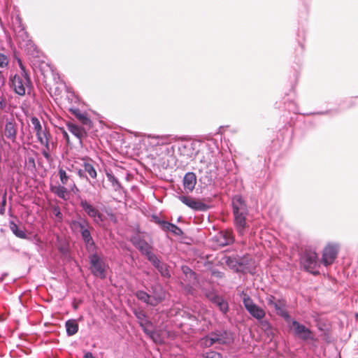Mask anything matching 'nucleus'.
<instances>
[{"instance_id": "1", "label": "nucleus", "mask_w": 358, "mask_h": 358, "mask_svg": "<svg viewBox=\"0 0 358 358\" xmlns=\"http://www.w3.org/2000/svg\"><path fill=\"white\" fill-rule=\"evenodd\" d=\"M232 340L231 334L227 331H215L201 338L199 344L202 348H209L214 344H229Z\"/></svg>"}, {"instance_id": "2", "label": "nucleus", "mask_w": 358, "mask_h": 358, "mask_svg": "<svg viewBox=\"0 0 358 358\" xmlns=\"http://www.w3.org/2000/svg\"><path fill=\"white\" fill-rule=\"evenodd\" d=\"M20 67L22 70L20 75H15L11 79V87L13 88L15 92L20 96L25 94V87L31 84L30 78L22 64L20 61Z\"/></svg>"}, {"instance_id": "3", "label": "nucleus", "mask_w": 358, "mask_h": 358, "mask_svg": "<svg viewBox=\"0 0 358 358\" xmlns=\"http://www.w3.org/2000/svg\"><path fill=\"white\" fill-rule=\"evenodd\" d=\"M234 221L236 227L241 235H243L248 225L246 222L248 214L245 203H233Z\"/></svg>"}, {"instance_id": "4", "label": "nucleus", "mask_w": 358, "mask_h": 358, "mask_svg": "<svg viewBox=\"0 0 358 358\" xmlns=\"http://www.w3.org/2000/svg\"><path fill=\"white\" fill-rule=\"evenodd\" d=\"M301 263L304 268L313 275H318L320 273L317 270L319 262L318 256L315 252L306 251L301 258Z\"/></svg>"}, {"instance_id": "5", "label": "nucleus", "mask_w": 358, "mask_h": 358, "mask_svg": "<svg viewBox=\"0 0 358 358\" xmlns=\"http://www.w3.org/2000/svg\"><path fill=\"white\" fill-rule=\"evenodd\" d=\"M290 328L294 335L303 341L314 339L311 330L296 320L292 322Z\"/></svg>"}, {"instance_id": "6", "label": "nucleus", "mask_w": 358, "mask_h": 358, "mask_svg": "<svg viewBox=\"0 0 358 358\" xmlns=\"http://www.w3.org/2000/svg\"><path fill=\"white\" fill-rule=\"evenodd\" d=\"M90 270L93 275L104 278L106 277L105 264L96 254L90 256Z\"/></svg>"}, {"instance_id": "7", "label": "nucleus", "mask_w": 358, "mask_h": 358, "mask_svg": "<svg viewBox=\"0 0 358 358\" xmlns=\"http://www.w3.org/2000/svg\"><path fill=\"white\" fill-rule=\"evenodd\" d=\"M241 296L245 308L254 317L262 319L264 317V311L256 306L246 294L243 293Z\"/></svg>"}, {"instance_id": "8", "label": "nucleus", "mask_w": 358, "mask_h": 358, "mask_svg": "<svg viewBox=\"0 0 358 358\" xmlns=\"http://www.w3.org/2000/svg\"><path fill=\"white\" fill-rule=\"evenodd\" d=\"M338 247L337 245L328 244L324 249L322 262L324 265L328 266L334 263L337 257Z\"/></svg>"}, {"instance_id": "9", "label": "nucleus", "mask_w": 358, "mask_h": 358, "mask_svg": "<svg viewBox=\"0 0 358 358\" xmlns=\"http://www.w3.org/2000/svg\"><path fill=\"white\" fill-rule=\"evenodd\" d=\"M130 241L142 255H145L149 251L152 250V247L144 240L139 232L132 236Z\"/></svg>"}, {"instance_id": "10", "label": "nucleus", "mask_w": 358, "mask_h": 358, "mask_svg": "<svg viewBox=\"0 0 358 358\" xmlns=\"http://www.w3.org/2000/svg\"><path fill=\"white\" fill-rule=\"evenodd\" d=\"M273 305L276 314L282 317L286 321H289L290 317L286 310V303L284 300H276L273 296H270V305Z\"/></svg>"}, {"instance_id": "11", "label": "nucleus", "mask_w": 358, "mask_h": 358, "mask_svg": "<svg viewBox=\"0 0 358 358\" xmlns=\"http://www.w3.org/2000/svg\"><path fill=\"white\" fill-rule=\"evenodd\" d=\"M38 141L42 145L44 146V148L42 150V155L48 162H52L53 159L51 157L50 152L55 148V145L52 141L51 134L49 135V136H45L44 138L40 139Z\"/></svg>"}, {"instance_id": "12", "label": "nucleus", "mask_w": 358, "mask_h": 358, "mask_svg": "<svg viewBox=\"0 0 358 358\" xmlns=\"http://www.w3.org/2000/svg\"><path fill=\"white\" fill-rule=\"evenodd\" d=\"M17 130V124L14 119L6 122L4 135L13 143L16 142Z\"/></svg>"}, {"instance_id": "13", "label": "nucleus", "mask_w": 358, "mask_h": 358, "mask_svg": "<svg viewBox=\"0 0 358 358\" xmlns=\"http://www.w3.org/2000/svg\"><path fill=\"white\" fill-rule=\"evenodd\" d=\"M66 127L68 130L78 139H79L80 142L83 138L87 136V131L90 130L87 129V127L78 126L70 122L66 123Z\"/></svg>"}, {"instance_id": "14", "label": "nucleus", "mask_w": 358, "mask_h": 358, "mask_svg": "<svg viewBox=\"0 0 358 358\" xmlns=\"http://www.w3.org/2000/svg\"><path fill=\"white\" fill-rule=\"evenodd\" d=\"M31 122L33 124L34 131L36 133L38 141L45 136H49V135H50V131L46 128L43 129L42 125L36 117H31Z\"/></svg>"}, {"instance_id": "15", "label": "nucleus", "mask_w": 358, "mask_h": 358, "mask_svg": "<svg viewBox=\"0 0 358 358\" xmlns=\"http://www.w3.org/2000/svg\"><path fill=\"white\" fill-rule=\"evenodd\" d=\"M71 111L83 127H87V129H92V122L86 113H82L79 109L71 110Z\"/></svg>"}, {"instance_id": "16", "label": "nucleus", "mask_w": 358, "mask_h": 358, "mask_svg": "<svg viewBox=\"0 0 358 358\" xmlns=\"http://www.w3.org/2000/svg\"><path fill=\"white\" fill-rule=\"evenodd\" d=\"M158 224L165 231H171L176 236H182L183 234L182 229L173 224L166 221H158Z\"/></svg>"}, {"instance_id": "17", "label": "nucleus", "mask_w": 358, "mask_h": 358, "mask_svg": "<svg viewBox=\"0 0 358 358\" xmlns=\"http://www.w3.org/2000/svg\"><path fill=\"white\" fill-rule=\"evenodd\" d=\"M196 183V175L192 172L187 173L183 178V185L185 189L192 191Z\"/></svg>"}, {"instance_id": "18", "label": "nucleus", "mask_w": 358, "mask_h": 358, "mask_svg": "<svg viewBox=\"0 0 358 358\" xmlns=\"http://www.w3.org/2000/svg\"><path fill=\"white\" fill-rule=\"evenodd\" d=\"M78 173L80 177L84 176L85 173H88L92 178H96L97 175L94 166L89 162H84L83 169H79Z\"/></svg>"}, {"instance_id": "19", "label": "nucleus", "mask_w": 358, "mask_h": 358, "mask_svg": "<svg viewBox=\"0 0 358 358\" xmlns=\"http://www.w3.org/2000/svg\"><path fill=\"white\" fill-rule=\"evenodd\" d=\"M83 209L86 211V213L92 217L96 218L98 220H101V214L99 211L94 208L90 203H81Z\"/></svg>"}, {"instance_id": "20", "label": "nucleus", "mask_w": 358, "mask_h": 358, "mask_svg": "<svg viewBox=\"0 0 358 358\" xmlns=\"http://www.w3.org/2000/svg\"><path fill=\"white\" fill-rule=\"evenodd\" d=\"M51 191L60 199H62L64 200L69 199V192L64 187L60 185L54 186L51 187Z\"/></svg>"}, {"instance_id": "21", "label": "nucleus", "mask_w": 358, "mask_h": 358, "mask_svg": "<svg viewBox=\"0 0 358 358\" xmlns=\"http://www.w3.org/2000/svg\"><path fill=\"white\" fill-rule=\"evenodd\" d=\"M234 238L231 232L224 231L221 232L219 237V243L220 245H227L233 243Z\"/></svg>"}, {"instance_id": "22", "label": "nucleus", "mask_w": 358, "mask_h": 358, "mask_svg": "<svg viewBox=\"0 0 358 358\" xmlns=\"http://www.w3.org/2000/svg\"><path fill=\"white\" fill-rule=\"evenodd\" d=\"M66 333L69 336L76 334L78 331V324L75 320H69L66 322Z\"/></svg>"}, {"instance_id": "23", "label": "nucleus", "mask_w": 358, "mask_h": 358, "mask_svg": "<svg viewBox=\"0 0 358 358\" xmlns=\"http://www.w3.org/2000/svg\"><path fill=\"white\" fill-rule=\"evenodd\" d=\"M188 207L195 211H205L209 208H213L212 205L207 204L206 203H185Z\"/></svg>"}, {"instance_id": "24", "label": "nucleus", "mask_w": 358, "mask_h": 358, "mask_svg": "<svg viewBox=\"0 0 358 358\" xmlns=\"http://www.w3.org/2000/svg\"><path fill=\"white\" fill-rule=\"evenodd\" d=\"M136 296L139 300L148 304L155 305L153 301V298L143 291H138L136 294Z\"/></svg>"}, {"instance_id": "25", "label": "nucleus", "mask_w": 358, "mask_h": 358, "mask_svg": "<svg viewBox=\"0 0 358 358\" xmlns=\"http://www.w3.org/2000/svg\"><path fill=\"white\" fill-rule=\"evenodd\" d=\"M10 229L18 238H24L26 234L23 230L19 229L18 226L13 222H10Z\"/></svg>"}, {"instance_id": "26", "label": "nucleus", "mask_w": 358, "mask_h": 358, "mask_svg": "<svg viewBox=\"0 0 358 358\" xmlns=\"http://www.w3.org/2000/svg\"><path fill=\"white\" fill-rule=\"evenodd\" d=\"M224 259L227 265L236 270L238 269L239 266L242 265L241 263H240L236 258L234 257H225Z\"/></svg>"}, {"instance_id": "27", "label": "nucleus", "mask_w": 358, "mask_h": 358, "mask_svg": "<svg viewBox=\"0 0 358 358\" xmlns=\"http://www.w3.org/2000/svg\"><path fill=\"white\" fill-rule=\"evenodd\" d=\"M145 255L155 268L159 267V265L162 263L157 257L152 253V250L149 251Z\"/></svg>"}, {"instance_id": "28", "label": "nucleus", "mask_w": 358, "mask_h": 358, "mask_svg": "<svg viewBox=\"0 0 358 358\" xmlns=\"http://www.w3.org/2000/svg\"><path fill=\"white\" fill-rule=\"evenodd\" d=\"M145 255L155 268L159 267V265L162 263L157 257L152 253V250L149 251Z\"/></svg>"}, {"instance_id": "29", "label": "nucleus", "mask_w": 358, "mask_h": 358, "mask_svg": "<svg viewBox=\"0 0 358 358\" xmlns=\"http://www.w3.org/2000/svg\"><path fill=\"white\" fill-rule=\"evenodd\" d=\"M108 181L110 182L113 189L115 191H117L121 188V185L118 180L115 178V176L110 173L106 174Z\"/></svg>"}, {"instance_id": "30", "label": "nucleus", "mask_w": 358, "mask_h": 358, "mask_svg": "<svg viewBox=\"0 0 358 358\" xmlns=\"http://www.w3.org/2000/svg\"><path fill=\"white\" fill-rule=\"evenodd\" d=\"M10 62L9 57L0 52V69H6L8 66Z\"/></svg>"}, {"instance_id": "31", "label": "nucleus", "mask_w": 358, "mask_h": 358, "mask_svg": "<svg viewBox=\"0 0 358 358\" xmlns=\"http://www.w3.org/2000/svg\"><path fill=\"white\" fill-rule=\"evenodd\" d=\"M156 268L159 271L162 276L166 278L170 277L169 271L166 264L162 262L159 265V267H156Z\"/></svg>"}, {"instance_id": "32", "label": "nucleus", "mask_w": 358, "mask_h": 358, "mask_svg": "<svg viewBox=\"0 0 358 358\" xmlns=\"http://www.w3.org/2000/svg\"><path fill=\"white\" fill-rule=\"evenodd\" d=\"M58 174L62 184L66 185L69 179L66 172L64 169H60L59 170Z\"/></svg>"}, {"instance_id": "33", "label": "nucleus", "mask_w": 358, "mask_h": 358, "mask_svg": "<svg viewBox=\"0 0 358 358\" xmlns=\"http://www.w3.org/2000/svg\"><path fill=\"white\" fill-rule=\"evenodd\" d=\"M145 332L150 335V338L153 340V341L156 343H162V339L157 332L155 331H148L145 330Z\"/></svg>"}, {"instance_id": "34", "label": "nucleus", "mask_w": 358, "mask_h": 358, "mask_svg": "<svg viewBox=\"0 0 358 358\" xmlns=\"http://www.w3.org/2000/svg\"><path fill=\"white\" fill-rule=\"evenodd\" d=\"M209 300L213 303L215 306H218V304L224 299L223 298L217 295H208Z\"/></svg>"}, {"instance_id": "35", "label": "nucleus", "mask_w": 358, "mask_h": 358, "mask_svg": "<svg viewBox=\"0 0 358 358\" xmlns=\"http://www.w3.org/2000/svg\"><path fill=\"white\" fill-rule=\"evenodd\" d=\"M81 234L83 238V239L87 242L89 243L90 241H92V238L90 236V233L89 230L86 229H83V227H81Z\"/></svg>"}, {"instance_id": "36", "label": "nucleus", "mask_w": 358, "mask_h": 358, "mask_svg": "<svg viewBox=\"0 0 358 358\" xmlns=\"http://www.w3.org/2000/svg\"><path fill=\"white\" fill-rule=\"evenodd\" d=\"M223 313H227L229 310V306L227 302L223 299L217 306Z\"/></svg>"}, {"instance_id": "37", "label": "nucleus", "mask_w": 358, "mask_h": 358, "mask_svg": "<svg viewBox=\"0 0 358 358\" xmlns=\"http://www.w3.org/2000/svg\"><path fill=\"white\" fill-rule=\"evenodd\" d=\"M27 164L28 166V169H31V170H34L36 169V163L35 159L32 157H29L27 159Z\"/></svg>"}, {"instance_id": "38", "label": "nucleus", "mask_w": 358, "mask_h": 358, "mask_svg": "<svg viewBox=\"0 0 358 358\" xmlns=\"http://www.w3.org/2000/svg\"><path fill=\"white\" fill-rule=\"evenodd\" d=\"M205 357L206 358H222V355L220 353H218L217 352H214V351L206 352Z\"/></svg>"}, {"instance_id": "39", "label": "nucleus", "mask_w": 358, "mask_h": 358, "mask_svg": "<svg viewBox=\"0 0 358 358\" xmlns=\"http://www.w3.org/2000/svg\"><path fill=\"white\" fill-rule=\"evenodd\" d=\"M52 214L59 220L62 219V213L59 209L57 207H54L52 209Z\"/></svg>"}, {"instance_id": "40", "label": "nucleus", "mask_w": 358, "mask_h": 358, "mask_svg": "<svg viewBox=\"0 0 358 358\" xmlns=\"http://www.w3.org/2000/svg\"><path fill=\"white\" fill-rule=\"evenodd\" d=\"M213 275L219 278H223L224 273L217 271H213Z\"/></svg>"}, {"instance_id": "41", "label": "nucleus", "mask_w": 358, "mask_h": 358, "mask_svg": "<svg viewBox=\"0 0 358 358\" xmlns=\"http://www.w3.org/2000/svg\"><path fill=\"white\" fill-rule=\"evenodd\" d=\"M5 84V78L2 73V72L0 71V87L4 85Z\"/></svg>"}, {"instance_id": "42", "label": "nucleus", "mask_w": 358, "mask_h": 358, "mask_svg": "<svg viewBox=\"0 0 358 358\" xmlns=\"http://www.w3.org/2000/svg\"><path fill=\"white\" fill-rule=\"evenodd\" d=\"M6 203H0V213L3 214L5 210Z\"/></svg>"}, {"instance_id": "43", "label": "nucleus", "mask_w": 358, "mask_h": 358, "mask_svg": "<svg viewBox=\"0 0 358 358\" xmlns=\"http://www.w3.org/2000/svg\"><path fill=\"white\" fill-rule=\"evenodd\" d=\"M84 358H95L92 352H86L84 355Z\"/></svg>"}, {"instance_id": "44", "label": "nucleus", "mask_w": 358, "mask_h": 358, "mask_svg": "<svg viewBox=\"0 0 358 358\" xmlns=\"http://www.w3.org/2000/svg\"><path fill=\"white\" fill-rule=\"evenodd\" d=\"M6 105L4 100L0 98V108H3Z\"/></svg>"}, {"instance_id": "45", "label": "nucleus", "mask_w": 358, "mask_h": 358, "mask_svg": "<svg viewBox=\"0 0 358 358\" xmlns=\"http://www.w3.org/2000/svg\"><path fill=\"white\" fill-rule=\"evenodd\" d=\"M63 136L66 139L67 143H69V136L68 133L67 132L64 133V134H63Z\"/></svg>"}, {"instance_id": "46", "label": "nucleus", "mask_w": 358, "mask_h": 358, "mask_svg": "<svg viewBox=\"0 0 358 358\" xmlns=\"http://www.w3.org/2000/svg\"><path fill=\"white\" fill-rule=\"evenodd\" d=\"M152 219H153V220H155V222H157V224H158V221H160V220H159L158 217H157V216H156V215H153V216H152Z\"/></svg>"}, {"instance_id": "47", "label": "nucleus", "mask_w": 358, "mask_h": 358, "mask_svg": "<svg viewBox=\"0 0 358 358\" xmlns=\"http://www.w3.org/2000/svg\"><path fill=\"white\" fill-rule=\"evenodd\" d=\"M157 138H160L162 140H164V139H167L168 138V136H158Z\"/></svg>"}, {"instance_id": "48", "label": "nucleus", "mask_w": 358, "mask_h": 358, "mask_svg": "<svg viewBox=\"0 0 358 358\" xmlns=\"http://www.w3.org/2000/svg\"><path fill=\"white\" fill-rule=\"evenodd\" d=\"M187 271L192 272L191 269H189L188 267H186L185 270L184 269V272L187 273Z\"/></svg>"}, {"instance_id": "49", "label": "nucleus", "mask_w": 358, "mask_h": 358, "mask_svg": "<svg viewBox=\"0 0 358 358\" xmlns=\"http://www.w3.org/2000/svg\"><path fill=\"white\" fill-rule=\"evenodd\" d=\"M59 129L61 130L62 134H64V133L66 132V130L64 129H63V128H59Z\"/></svg>"}, {"instance_id": "50", "label": "nucleus", "mask_w": 358, "mask_h": 358, "mask_svg": "<svg viewBox=\"0 0 358 358\" xmlns=\"http://www.w3.org/2000/svg\"><path fill=\"white\" fill-rule=\"evenodd\" d=\"M182 201L186 202V201H189L186 199H184Z\"/></svg>"}, {"instance_id": "51", "label": "nucleus", "mask_w": 358, "mask_h": 358, "mask_svg": "<svg viewBox=\"0 0 358 358\" xmlns=\"http://www.w3.org/2000/svg\"><path fill=\"white\" fill-rule=\"evenodd\" d=\"M236 201H238V202L241 201V199H238Z\"/></svg>"}]
</instances>
